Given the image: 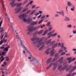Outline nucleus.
<instances>
[{"instance_id": "nucleus-1", "label": "nucleus", "mask_w": 76, "mask_h": 76, "mask_svg": "<svg viewBox=\"0 0 76 76\" xmlns=\"http://www.w3.org/2000/svg\"><path fill=\"white\" fill-rule=\"evenodd\" d=\"M67 66H68V64H66L64 66L63 68L62 69V70H64L66 69V71L67 72L71 70V69L72 68V66L71 65H70L68 66V68H67Z\"/></svg>"}, {"instance_id": "nucleus-2", "label": "nucleus", "mask_w": 76, "mask_h": 76, "mask_svg": "<svg viewBox=\"0 0 76 76\" xmlns=\"http://www.w3.org/2000/svg\"><path fill=\"white\" fill-rule=\"evenodd\" d=\"M23 9V7H17L14 9L15 14H18Z\"/></svg>"}, {"instance_id": "nucleus-3", "label": "nucleus", "mask_w": 76, "mask_h": 76, "mask_svg": "<svg viewBox=\"0 0 76 76\" xmlns=\"http://www.w3.org/2000/svg\"><path fill=\"white\" fill-rule=\"evenodd\" d=\"M16 37L18 38V39H19V41H20V45L22 46V47H23V48L25 50H27V49L26 48V47L24 46V45H23V43H22V41L19 38V36L18 35V34L17 33H16Z\"/></svg>"}, {"instance_id": "nucleus-4", "label": "nucleus", "mask_w": 76, "mask_h": 76, "mask_svg": "<svg viewBox=\"0 0 76 76\" xmlns=\"http://www.w3.org/2000/svg\"><path fill=\"white\" fill-rule=\"evenodd\" d=\"M28 29L26 30V31H28V32H27V35H29L30 34H31L30 32H32L33 31V27L32 26H28L27 27Z\"/></svg>"}, {"instance_id": "nucleus-5", "label": "nucleus", "mask_w": 76, "mask_h": 76, "mask_svg": "<svg viewBox=\"0 0 76 76\" xmlns=\"http://www.w3.org/2000/svg\"><path fill=\"white\" fill-rule=\"evenodd\" d=\"M18 18L20 20H23V19H25V18H26V17L25 15V14L23 13L22 14H20L18 16Z\"/></svg>"}, {"instance_id": "nucleus-6", "label": "nucleus", "mask_w": 76, "mask_h": 76, "mask_svg": "<svg viewBox=\"0 0 76 76\" xmlns=\"http://www.w3.org/2000/svg\"><path fill=\"white\" fill-rule=\"evenodd\" d=\"M32 19L30 17H29L26 19V18H24L23 20V22H27V23H30L32 22Z\"/></svg>"}, {"instance_id": "nucleus-7", "label": "nucleus", "mask_w": 76, "mask_h": 76, "mask_svg": "<svg viewBox=\"0 0 76 76\" xmlns=\"http://www.w3.org/2000/svg\"><path fill=\"white\" fill-rule=\"evenodd\" d=\"M11 1L12 2L10 3V4L12 7H13L16 5V3H15V0H12Z\"/></svg>"}, {"instance_id": "nucleus-8", "label": "nucleus", "mask_w": 76, "mask_h": 76, "mask_svg": "<svg viewBox=\"0 0 76 76\" xmlns=\"http://www.w3.org/2000/svg\"><path fill=\"white\" fill-rule=\"evenodd\" d=\"M55 58L53 60V61L54 62L56 61L59 58V56H58V53H56L55 55Z\"/></svg>"}, {"instance_id": "nucleus-9", "label": "nucleus", "mask_w": 76, "mask_h": 76, "mask_svg": "<svg viewBox=\"0 0 76 76\" xmlns=\"http://www.w3.org/2000/svg\"><path fill=\"white\" fill-rule=\"evenodd\" d=\"M44 44H45V43L43 42H40L39 44H38L37 45V47H40V46H41V45H44Z\"/></svg>"}, {"instance_id": "nucleus-10", "label": "nucleus", "mask_w": 76, "mask_h": 76, "mask_svg": "<svg viewBox=\"0 0 76 76\" xmlns=\"http://www.w3.org/2000/svg\"><path fill=\"white\" fill-rule=\"evenodd\" d=\"M54 49H53L50 52V56H51V57H52V56H53L54 55Z\"/></svg>"}, {"instance_id": "nucleus-11", "label": "nucleus", "mask_w": 76, "mask_h": 76, "mask_svg": "<svg viewBox=\"0 0 76 76\" xmlns=\"http://www.w3.org/2000/svg\"><path fill=\"white\" fill-rule=\"evenodd\" d=\"M0 2H1V3H2V7L4 10H5V7H4V5L3 3V2H4L3 0H0Z\"/></svg>"}, {"instance_id": "nucleus-12", "label": "nucleus", "mask_w": 76, "mask_h": 76, "mask_svg": "<svg viewBox=\"0 0 76 76\" xmlns=\"http://www.w3.org/2000/svg\"><path fill=\"white\" fill-rule=\"evenodd\" d=\"M33 60H31L30 61H34V60H36V63L37 64H39V61H38V60H37V59H36V58H33Z\"/></svg>"}, {"instance_id": "nucleus-13", "label": "nucleus", "mask_w": 76, "mask_h": 76, "mask_svg": "<svg viewBox=\"0 0 76 76\" xmlns=\"http://www.w3.org/2000/svg\"><path fill=\"white\" fill-rule=\"evenodd\" d=\"M28 8H25L23 10L21 11L20 13H24V12H25L27 10H28Z\"/></svg>"}, {"instance_id": "nucleus-14", "label": "nucleus", "mask_w": 76, "mask_h": 76, "mask_svg": "<svg viewBox=\"0 0 76 76\" xmlns=\"http://www.w3.org/2000/svg\"><path fill=\"white\" fill-rule=\"evenodd\" d=\"M50 50H51V48H49L48 50L45 51V53H46L48 55L49 54V51Z\"/></svg>"}, {"instance_id": "nucleus-15", "label": "nucleus", "mask_w": 76, "mask_h": 76, "mask_svg": "<svg viewBox=\"0 0 76 76\" xmlns=\"http://www.w3.org/2000/svg\"><path fill=\"white\" fill-rule=\"evenodd\" d=\"M72 58H67V60L68 61H68L69 63H70L71 62H72Z\"/></svg>"}, {"instance_id": "nucleus-16", "label": "nucleus", "mask_w": 76, "mask_h": 76, "mask_svg": "<svg viewBox=\"0 0 76 76\" xmlns=\"http://www.w3.org/2000/svg\"><path fill=\"white\" fill-rule=\"evenodd\" d=\"M64 57H62L60 58L57 61V62H60V61H61L62 60H63Z\"/></svg>"}, {"instance_id": "nucleus-17", "label": "nucleus", "mask_w": 76, "mask_h": 76, "mask_svg": "<svg viewBox=\"0 0 76 76\" xmlns=\"http://www.w3.org/2000/svg\"><path fill=\"white\" fill-rule=\"evenodd\" d=\"M64 20L65 21H70V18L69 17H65V19Z\"/></svg>"}, {"instance_id": "nucleus-18", "label": "nucleus", "mask_w": 76, "mask_h": 76, "mask_svg": "<svg viewBox=\"0 0 76 76\" xmlns=\"http://www.w3.org/2000/svg\"><path fill=\"white\" fill-rule=\"evenodd\" d=\"M17 6H18V7H20V6H21V5H22V3H16Z\"/></svg>"}, {"instance_id": "nucleus-19", "label": "nucleus", "mask_w": 76, "mask_h": 76, "mask_svg": "<svg viewBox=\"0 0 76 76\" xmlns=\"http://www.w3.org/2000/svg\"><path fill=\"white\" fill-rule=\"evenodd\" d=\"M31 12V10H28V11H27L26 13H24V14H25L26 16V17L27 18V17H28V15H27L26 14H28V13H29V12Z\"/></svg>"}, {"instance_id": "nucleus-20", "label": "nucleus", "mask_w": 76, "mask_h": 76, "mask_svg": "<svg viewBox=\"0 0 76 76\" xmlns=\"http://www.w3.org/2000/svg\"><path fill=\"white\" fill-rule=\"evenodd\" d=\"M37 23H38V21H36L31 23V25H37Z\"/></svg>"}, {"instance_id": "nucleus-21", "label": "nucleus", "mask_w": 76, "mask_h": 76, "mask_svg": "<svg viewBox=\"0 0 76 76\" xmlns=\"http://www.w3.org/2000/svg\"><path fill=\"white\" fill-rule=\"evenodd\" d=\"M47 32H48V29L46 30L44 32V33L42 34V35L43 36H44L45 35H46L47 34Z\"/></svg>"}, {"instance_id": "nucleus-22", "label": "nucleus", "mask_w": 76, "mask_h": 76, "mask_svg": "<svg viewBox=\"0 0 76 76\" xmlns=\"http://www.w3.org/2000/svg\"><path fill=\"white\" fill-rule=\"evenodd\" d=\"M53 66L57 67L58 66V63L57 62H55L53 65Z\"/></svg>"}, {"instance_id": "nucleus-23", "label": "nucleus", "mask_w": 76, "mask_h": 76, "mask_svg": "<svg viewBox=\"0 0 76 76\" xmlns=\"http://www.w3.org/2000/svg\"><path fill=\"white\" fill-rule=\"evenodd\" d=\"M37 38V37H34L31 39V40L32 41H34Z\"/></svg>"}, {"instance_id": "nucleus-24", "label": "nucleus", "mask_w": 76, "mask_h": 76, "mask_svg": "<svg viewBox=\"0 0 76 76\" xmlns=\"http://www.w3.org/2000/svg\"><path fill=\"white\" fill-rule=\"evenodd\" d=\"M55 42H56L55 41H53L51 42L50 43V46L53 45H54V44H55Z\"/></svg>"}, {"instance_id": "nucleus-25", "label": "nucleus", "mask_w": 76, "mask_h": 76, "mask_svg": "<svg viewBox=\"0 0 76 76\" xmlns=\"http://www.w3.org/2000/svg\"><path fill=\"white\" fill-rule=\"evenodd\" d=\"M58 44V43H56L54 45H53L52 48H56V47H57V45Z\"/></svg>"}, {"instance_id": "nucleus-26", "label": "nucleus", "mask_w": 76, "mask_h": 76, "mask_svg": "<svg viewBox=\"0 0 76 76\" xmlns=\"http://www.w3.org/2000/svg\"><path fill=\"white\" fill-rule=\"evenodd\" d=\"M63 51H64L63 49H60L59 50L58 52L59 53H62V52H63Z\"/></svg>"}, {"instance_id": "nucleus-27", "label": "nucleus", "mask_w": 76, "mask_h": 76, "mask_svg": "<svg viewBox=\"0 0 76 76\" xmlns=\"http://www.w3.org/2000/svg\"><path fill=\"white\" fill-rule=\"evenodd\" d=\"M60 15H61L63 16H64V11L63 10H62L60 11Z\"/></svg>"}, {"instance_id": "nucleus-28", "label": "nucleus", "mask_w": 76, "mask_h": 76, "mask_svg": "<svg viewBox=\"0 0 76 76\" xmlns=\"http://www.w3.org/2000/svg\"><path fill=\"white\" fill-rule=\"evenodd\" d=\"M63 48H64V51H65V52H68V51L67 50V47H65V46H64V47H63Z\"/></svg>"}, {"instance_id": "nucleus-29", "label": "nucleus", "mask_w": 76, "mask_h": 76, "mask_svg": "<svg viewBox=\"0 0 76 76\" xmlns=\"http://www.w3.org/2000/svg\"><path fill=\"white\" fill-rule=\"evenodd\" d=\"M52 60V58H49L47 61V63H49L50 62V61Z\"/></svg>"}, {"instance_id": "nucleus-30", "label": "nucleus", "mask_w": 76, "mask_h": 76, "mask_svg": "<svg viewBox=\"0 0 76 76\" xmlns=\"http://www.w3.org/2000/svg\"><path fill=\"white\" fill-rule=\"evenodd\" d=\"M57 34L56 33H54L53 34H51V36L52 37H56L57 36Z\"/></svg>"}, {"instance_id": "nucleus-31", "label": "nucleus", "mask_w": 76, "mask_h": 76, "mask_svg": "<svg viewBox=\"0 0 76 76\" xmlns=\"http://www.w3.org/2000/svg\"><path fill=\"white\" fill-rule=\"evenodd\" d=\"M43 30H42L40 31L39 32H38V34L39 35H40V34H42V32H43Z\"/></svg>"}, {"instance_id": "nucleus-32", "label": "nucleus", "mask_w": 76, "mask_h": 76, "mask_svg": "<svg viewBox=\"0 0 76 76\" xmlns=\"http://www.w3.org/2000/svg\"><path fill=\"white\" fill-rule=\"evenodd\" d=\"M6 17H5V19L7 21H9V17H8V16H5Z\"/></svg>"}, {"instance_id": "nucleus-33", "label": "nucleus", "mask_w": 76, "mask_h": 76, "mask_svg": "<svg viewBox=\"0 0 76 76\" xmlns=\"http://www.w3.org/2000/svg\"><path fill=\"white\" fill-rule=\"evenodd\" d=\"M51 39H49L46 42L47 45H48V44H49L50 42L51 41Z\"/></svg>"}, {"instance_id": "nucleus-34", "label": "nucleus", "mask_w": 76, "mask_h": 76, "mask_svg": "<svg viewBox=\"0 0 76 76\" xmlns=\"http://www.w3.org/2000/svg\"><path fill=\"white\" fill-rule=\"evenodd\" d=\"M53 65V63L50 64V65H49L46 68L47 69H48L49 68H50V67L51 66Z\"/></svg>"}, {"instance_id": "nucleus-35", "label": "nucleus", "mask_w": 76, "mask_h": 76, "mask_svg": "<svg viewBox=\"0 0 76 76\" xmlns=\"http://www.w3.org/2000/svg\"><path fill=\"white\" fill-rule=\"evenodd\" d=\"M68 6H72V4H71V3H70V1H68Z\"/></svg>"}, {"instance_id": "nucleus-36", "label": "nucleus", "mask_w": 76, "mask_h": 76, "mask_svg": "<svg viewBox=\"0 0 76 76\" xmlns=\"http://www.w3.org/2000/svg\"><path fill=\"white\" fill-rule=\"evenodd\" d=\"M36 11V10H33V11L31 12V13L30 14V15H33V14H34V13H35Z\"/></svg>"}, {"instance_id": "nucleus-37", "label": "nucleus", "mask_w": 76, "mask_h": 76, "mask_svg": "<svg viewBox=\"0 0 76 76\" xmlns=\"http://www.w3.org/2000/svg\"><path fill=\"white\" fill-rule=\"evenodd\" d=\"M8 50L9 49L7 48H4V51H8Z\"/></svg>"}, {"instance_id": "nucleus-38", "label": "nucleus", "mask_w": 76, "mask_h": 76, "mask_svg": "<svg viewBox=\"0 0 76 76\" xmlns=\"http://www.w3.org/2000/svg\"><path fill=\"white\" fill-rule=\"evenodd\" d=\"M64 43H62L60 46V47L63 48L64 47Z\"/></svg>"}, {"instance_id": "nucleus-39", "label": "nucleus", "mask_w": 76, "mask_h": 76, "mask_svg": "<svg viewBox=\"0 0 76 76\" xmlns=\"http://www.w3.org/2000/svg\"><path fill=\"white\" fill-rule=\"evenodd\" d=\"M44 45H43L39 49V50H41L43 49V48H44Z\"/></svg>"}, {"instance_id": "nucleus-40", "label": "nucleus", "mask_w": 76, "mask_h": 76, "mask_svg": "<svg viewBox=\"0 0 76 76\" xmlns=\"http://www.w3.org/2000/svg\"><path fill=\"white\" fill-rule=\"evenodd\" d=\"M76 66H73L72 68V72H73V71H74V70H75V69H76Z\"/></svg>"}, {"instance_id": "nucleus-41", "label": "nucleus", "mask_w": 76, "mask_h": 76, "mask_svg": "<svg viewBox=\"0 0 76 76\" xmlns=\"http://www.w3.org/2000/svg\"><path fill=\"white\" fill-rule=\"evenodd\" d=\"M11 28H12V30L13 31V32H15V33H16V31H15V29H14V28H13V27L12 26V25L11 26Z\"/></svg>"}, {"instance_id": "nucleus-42", "label": "nucleus", "mask_w": 76, "mask_h": 76, "mask_svg": "<svg viewBox=\"0 0 76 76\" xmlns=\"http://www.w3.org/2000/svg\"><path fill=\"white\" fill-rule=\"evenodd\" d=\"M2 55L3 56H4L6 54V52L5 51L3 52L2 53Z\"/></svg>"}, {"instance_id": "nucleus-43", "label": "nucleus", "mask_w": 76, "mask_h": 76, "mask_svg": "<svg viewBox=\"0 0 76 76\" xmlns=\"http://www.w3.org/2000/svg\"><path fill=\"white\" fill-rule=\"evenodd\" d=\"M61 67H62V65H60L58 68V69L59 70H60V69H61Z\"/></svg>"}, {"instance_id": "nucleus-44", "label": "nucleus", "mask_w": 76, "mask_h": 76, "mask_svg": "<svg viewBox=\"0 0 76 76\" xmlns=\"http://www.w3.org/2000/svg\"><path fill=\"white\" fill-rule=\"evenodd\" d=\"M50 24H51V22H48V23L47 24V26H50Z\"/></svg>"}, {"instance_id": "nucleus-45", "label": "nucleus", "mask_w": 76, "mask_h": 76, "mask_svg": "<svg viewBox=\"0 0 76 76\" xmlns=\"http://www.w3.org/2000/svg\"><path fill=\"white\" fill-rule=\"evenodd\" d=\"M45 18V15H43L41 16V19H44Z\"/></svg>"}, {"instance_id": "nucleus-46", "label": "nucleus", "mask_w": 76, "mask_h": 76, "mask_svg": "<svg viewBox=\"0 0 76 76\" xmlns=\"http://www.w3.org/2000/svg\"><path fill=\"white\" fill-rule=\"evenodd\" d=\"M30 57H28V59H31V58H33V56H31V55H29Z\"/></svg>"}, {"instance_id": "nucleus-47", "label": "nucleus", "mask_w": 76, "mask_h": 76, "mask_svg": "<svg viewBox=\"0 0 76 76\" xmlns=\"http://www.w3.org/2000/svg\"><path fill=\"white\" fill-rule=\"evenodd\" d=\"M43 20H44L43 19H42L40 20L38 22V24H40V23H41L42 22V21H43Z\"/></svg>"}, {"instance_id": "nucleus-48", "label": "nucleus", "mask_w": 76, "mask_h": 76, "mask_svg": "<svg viewBox=\"0 0 76 76\" xmlns=\"http://www.w3.org/2000/svg\"><path fill=\"white\" fill-rule=\"evenodd\" d=\"M39 15V13L38 12H36L34 14L35 16H37V15Z\"/></svg>"}, {"instance_id": "nucleus-49", "label": "nucleus", "mask_w": 76, "mask_h": 76, "mask_svg": "<svg viewBox=\"0 0 76 76\" xmlns=\"http://www.w3.org/2000/svg\"><path fill=\"white\" fill-rule=\"evenodd\" d=\"M71 27H72V25L71 24H69V25H68L67 26V28H71Z\"/></svg>"}, {"instance_id": "nucleus-50", "label": "nucleus", "mask_w": 76, "mask_h": 76, "mask_svg": "<svg viewBox=\"0 0 76 76\" xmlns=\"http://www.w3.org/2000/svg\"><path fill=\"white\" fill-rule=\"evenodd\" d=\"M33 27V30H34V31H35L36 30H37V27H34V28H33V26H32Z\"/></svg>"}, {"instance_id": "nucleus-51", "label": "nucleus", "mask_w": 76, "mask_h": 76, "mask_svg": "<svg viewBox=\"0 0 76 76\" xmlns=\"http://www.w3.org/2000/svg\"><path fill=\"white\" fill-rule=\"evenodd\" d=\"M52 34V31H50L47 34V36H48V35H50V34Z\"/></svg>"}, {"instance_id": "nucleus-52", "label": "nucleus", "mask_w": 76, "mask_h": 76, "mask_svg": "<svg viewBox=\"0 0 76 76\" xmlns=\"http://www.w3.org/2000/svg\"><path fill=\"white\" fill-rule=\"evenodd\" d=\"M66 76H72V74L71 73H69L66 75Z\"/></svg>"}, {"instance_id": "nucleus-53", "label": "nucleus", "mask_w": 76, "mask_h": 76, "mask_svg": "<svg viewBox=\"0 0 76 76\" xmlns=\"http://www.w3.org/2000/svg\"><path fill=\"white\" fill-rule=\"evenodd\" d=\"M28 0H25L24 2V4H26V3H28Z\"/></svg>"}, {"instance_id": "nucleus-54", "label": "nucleus", "mask_w": 76, "mask_h": 76, "mask_svg": "<svg viewBox=\"0 0 76 76\" xmlns=\"http://www.w3.org/2000/svg\"><path fill=\"white\" fill-rule=\"evenodd\" d=\"M52 29V27H50L48 29V31H51Z\"/></svg>"}, {"instance_id": "nucleus-55", "label": "nucleus", "mask_w": 76, "mask_h": 76, "mask_svg": "<svg viewBox=\"0 0 76 76\" xmlns=\"http://www.w3.org/2000/svg\"><path fill=\"white\" fill-rule=\"evenodd\" d=\"M76 75V72H74L71 75L72 76H74V75Z\"/></svg>"}, {"instance_id": "nucleus-56", "label": "nucleus", "mask_w": 76, "mask_h": 76, "mask_svg": "<svg viewBox=\"0 0 76 76\" xmlns=\"http://www.w3.org/2000/svg\"><path fill=\"white\" fill-rule=\"evenodd\" d=\"M4 60V58H2L1 60V62H2V61H3V60Z\"/></svg>"}, {"instance_id": "nucleus-57", "label": "nucleus", "mask_w": 76, "mask_h": 76, "mask_svg": "<svg viewBox=\"0 0 76 76\" xmlns=\"http://www.w3.org/2000/svg\"><path fill=\"white\" fill-rule=\"evenodd\" d=\"M32 3H33V1H31L29 3V4H32Z\"/></svg>"}, {"instance_id": "nucleus-58", "label": "nucleus", "mask_w": 76, "mask_h": 76, "mask_svg": "<svg viewBox=\"0 0 76 76\" xmlns=\"http://www.w3.org/2000/svg\"><path fill=\"white\" fill-rule=\"evenodd\" d=\"M65 54H66L65 52H63L61 53V55H62V56H63V55H64Z\"/></svg>"}, {"instance_id": "nucleus-59", "label": "nucleus", "mask_w": 76, "mask_h": 76, "mask_svg": "<svg viewBox=\"0 0 76 76\" xmlns=\"http://www.w3.org/2000/svg\"><path fill=\"white\" fill-rule=\"evenodd\" d=\"M3 42V40H1L0 42V45L2 44V43Z\"/></svg>"}, {"instance_id": "nucleus-60", "label": "nucleus", "mask_w": 76, "mask_h": 76, "mask_svg": "<svg viewBox=\"0 0 76 76\" xmlns=\"http://www.w3.org/2000/svg\"><path fill=\"white\" fill-rule=\"evenodd\" d=\"M55 17H58V16H59V15L58 14H55Z\"/></svg>"}, {"instance_id": "nucleus-61", "label": "nucleus", "mask_w": 76, "mask_h": 76, "mask_svg": "<svg viewBox=\"0 0 76 76\" xmlns=\"http://www.w3.org/2000/svg\"><path fill=\"white\" fill-rule=\"evenodd\" d=\"M36 7V6L35 5H33L32 7V9H34V8H35Z\"/></svg>"}, {"instance_id": "nucleus-62", "label": "nucleus", "mask_w": 76, "mask_h": 76, "mask_svg": "<svg viewBox=\"0 0 76 76\" xmlns=\"http://www.w3.org/2000/svg\"><path fill=\"white\" fill-rule=\"evenodd\" d=\"M75 9L74 8H72L71 9V11H74V10H75Z\"/></svg>"}, {"instance_id": "nucleus-63", "label": "nucleus", "mask_w": 76, "mask_h": 76, "mask_svg": "<svg viewBox=\"0 0 76 76\" xmlns=\"http://www.w3.org/2000/svg\"><path fill=\"white\" fill-rule=\"evenodd\" d=\"M37 42H36L35 41H33V44H37Z\"/></svg>"}, {"instance_id": "nucleus-64", "label": "nucleus", "mask_w": 76, "mask_h": 76, "mask_svg": "<svg viewBox=\"0 0 76 76\" xmlns=\"http://www.w3.org/2000/svg\"><path fill=\"white\" fill-rule=\"evenodd\" d=\"M64 62V61H62L60 62V64H62V63H63V62Z\"/></svg>"}]
</instances>
